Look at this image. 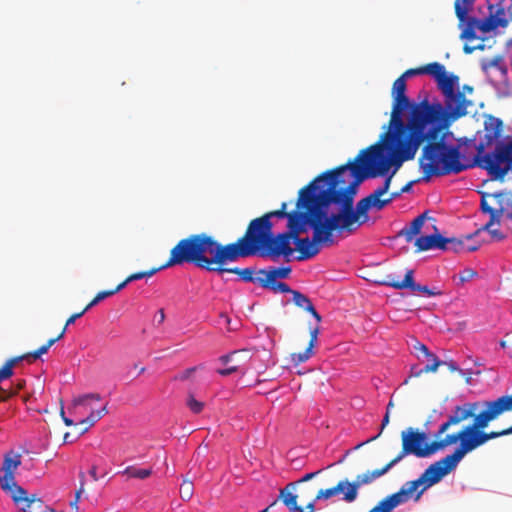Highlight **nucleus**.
Segmentation results:
<instances>
[{
	"label": "nucleus",
	"instance_id": "32",
	"mask_svg": "<svg viewBox=\"0 0 512 512\" xmlns=\"http://www.w3.org/2000/svg\"><path fill=\"white\" fill-rule=\"evenodd\" d=\"M28 360L29 362H32L29 353H26L21 356H17L14 358L9 359L2 367L3 370L6 371V374L11 377L13 375V367L22 360Z\"/></svg>",
	"mask_w": 512,
	"mask_h": 512
},
{
	"label": "nucleus",
	"instance_id": "1",
	"mask_svg": "<svg viewBox=\"0 0 512 512\" xmlns=\"http://www.w3.org/2000/svg\"><path fill=\"white\" fill-rule=\"evenodd\" d=\"M391 165L378 146H369L360 151L355 159L318 175L308 185L314 198L327 211V230L353 233L369 219L368 211L374 207L381 210L386 206L381 196L390 188L392 173L373 193L359 200L354 207V197L359 185L368 178L385 176Z\"/></svg>",
	"mask_w": 512,
	"mask_h": 512
},
{
	"label": "nucleus",
	"instance_id": "48",
	"mask_svg": "<svg viewBox=\"0 0 512 512\" xmlns=\"http://www.w3.org/2000/svg\"><path fill=\"white\" fill-rule=\"evenodd\" d=\"M475 49H480V50H483L484 49V45H478L476 47H470L468 45H464L463 47V50L466 54H470L472 53Z\"/></svg>",
	"mask_w": 512,
	"mask_h": 512
},
{
	"label": "nucleus",
	"instance_id": "11",
	"mask_svg": "<svg viewBox=\"0 0 512 512\" xmlns=\"http://www.w3.org/2000/svg\"><path fill=\"white\" fill-rule=\"evenodd\" d=\"M21 464L19 454L6 455L0 469V484L4 491L10 493L11 498L16 504L23 503L19 512H45L47 506L42 499L36 495L28 496L27 491L17 485L14 473Z\"/></svg>",
	"mask_w": 512,
	"mask_h": 512
},
{
	"label": "nucleus",
	"instance_id": "22",
	"mask_svg": "<svg viewBox=\"0 0 512 512\" xmlns=\"http://www.w3.org/2000/svg\"><path fill=\"white\" fill-rule=\"evenodd\" d=\"M292 296H293V302L297 307L302 308L305 311L309 312L317 320V322L321 321L322 318H321L320 314L316 311L311 300L306 295H304L303 293H301L299 291H295V292H293Z\"/></svg>",
	"mask_w": 512,
	"mask_h": 512
},
{
	"label": "nucleus",
	"instance_id": "14",
	"mask_svg": "<svg viewBox=\"0 0 512 512\" xmlns=\"http://www.w3.org/2000/svg\"><path fill=\"white\" fill-rule=\"evenodd\" d=\"M394 466L393 462L390 461L382 468L358 474L352 482L347 479L348 490L345 491L344 502H354L358 497L360 487L371 484L373 481L386 474Z\"/></svg>",
	"mask_w": 512,
	"mask_h": 512
},
{
	"label": "nucleus",
	"instance_id": "54",
	"mask_svg": "<svg viewBox=\"0 0 512 512\" xmlns=\"http://www.w3.org/2000/svg\"><path fill=\"white\" fill-rule=\"evenodd\" d=\"M83 486H84V483H83V482H81V486H80V488L76 491V494H75V502H78V501H79L80 496H81V493H82V492H83V490H84Z\"/></svg>",
	"mask_w": 512,
	"mask_h": 512
},
{
	"label": "nucleus",
	"instance_id": "52",
	"mask_svg": "<svg viewBox=\"0 0 512 512\" xmlns=\"http://www.w3.org/2000/svg\"><path fill=\"white\" fill-rule=\"evenodd\" d=\"M501 398L504 400V402L507 404V406L512 411V394L511 395H502Z\"/></svg>",
	"mask_w": 512,
	"mask_h": 512
},
{
	"label": "nucleus",
	"instance_id": "51",
	"mask_svg": "<svg viewBox=\"0 0 512 512\" xmlns=\"http://www.w3.org/2000/svg\"><path fill=\"white\" fill-rule=\"evenodd\" d=\"M100 301L97 300V297L95 296L88 304L87 306L83 309L85 311V313L91 309L93 306L97 305Z\"/></svg>",
	"mask_w": 512,
	"mask_h": 512
},
{
	"label": "nucleus",
	"instance_id": "35",
	"mask_svg": "<svg viewBox=\"0 0 512 512\" xmlns=\"http://www.w3.org/2000/svg\"><path fill=\"white\" fill-rule=\"evenodd\" d=\"M264 289H269L273 291L274 293L281 292V293H291L293 295V292L296 290H292L286 283L284 282H278V281H272L268 286H261Z\"/></svg>",
	"mask_w": 512,
	"mask_h": 512
},
{
	"label": "nucleus",
	"instance_id": "7",
	"mask_svg": "<svg viewBox=\"0 0 512 512\" xmlns=\"http://www.w3.org/2000/svg\"><path fill=\"white\" fill-rule=\"evenodd\" d=\"M430 76H432L438 89L444 96V104L431 103L427 98L419 102L416 107V117L442 119L446 122H455L467 114V107L471 104L463 92L456 91L459 88V77L448 73L445 66L439 62H433Z\"/></svg>",
	"mask_w": 512,
	"mask_h": 512
},
{
	"label": "nucleus",
	"instance_id": "24",
	"mask_svg": "<svg viewBox=\"0 0 512 512\" xmlns=\"http://www.w3.org/2000/svg\"><path fill=\"white\" fill-rule=\"evenodd\" d=\"M108 413L107 405H104L99 410H92L90 414L80 421V425H84V427L80 430V434H84L88 431L90 427H92L96 422H98L102 417H104Z\"/></svg>",
	"mask_w": 512,
	"mask_h": 512
},
{
	"label": "nucleus",
	"instance_id": "25",
	"mask_svg": "<svg viewBox=\"0 0 512 512\" xmlns=\"http://www.w3.org/2000/svg\"><path fill=\"white\" fill-rule=\"evenodd\" d=\"M431 363L427 364L423 368H415L413 367L411 370V376L413 377H420L422 374L429 373V372H435L439 366L443 365L445 361H441L437 358V356L433 353H431L430 357H427Z\"/></svg>",
	"mask_w": 512,
	"mask_h": 512
},
{
	"label": "nucleus",
	"instance_id": "60",
	"mask_svg": "<svg viewBox=\"0 0 512 512\" xmlns=\"http://www.w3.org/2000/svg\"><path fill=\"white\" fill-rule=\"evenodd\" d=\"M8 378H10V377L6 374V371L1 368L0 369V381L8 379Z\"/></svg>",
	"mask_w": 512,
	"mask_h": 512
},
{
	"label": "nucleus",
	"instance_id": "42",
	"mask_svg": "<svg viewBox=\"0 0 512 512\" xmlns=\"http://www.w3.org/2000/svg\"><path fill=\"white\" fill-rule=\"evenodd\" d=\"M196 370V367H191L186 370H184L181 374L175 377L177 380H186L188 379Z\"/></svg>",
	"mask_w": 512,
	"mask_h": 512
},
{
	"label": "nucleus",
	"instance_id": "18",
	"mask_svg": "<svg viewBox=\"0 0 512 512\" xmlns=\"http://www.w3.org/2000/svg\"><path fill=\"white\" fill-rule=\"evenodd\" d=\"M318 335H319V327L310 328V341L308 344V347L303 352L299 353H292L291 354V361L294 365H299L301 363L306 362L308 359H310L313 355V348L317 344L318 341Z\"/></svg>",
	"mask_w": 512,
	"mask_h": 512
},
{
	"label": "nucleus",
	"instance_id": "34",
	"mask_svg": "<svg viewBox=\"0 0 512 512\" xmlns=\"http://www.w3.org/2000/svg\"><path fill=\"white\" fill-rule=\"evenodd\" d=\"M194 493V485L190 480L184 479L180 485V497L188 501L192 498Z\"/></svg>",
	"mask_w": 512,
	"mask_h": 512
},
{
	"label": "nucleus",
	"instance_id": "15",
	"mask_svg": "<svg viewBox=\"0 0 512 512\" xmlns=\"http://www.w3.org/2000/svg\"><path fill=\"white\" fill-rule=\"evenodd\" d=\"M413 274V270H408L402 281L387 280L386 282H384V284L399 290L409 288L414 292H422L428 297L442 295V292L440 290H432L428 286L415 283Z\"/></svg>",
	"mask_w": 512,
	"mask_h": 512
},
{
	"label": "nucleus",
	"instance_id": "26",
	"mask_svg": "<svg viewBox=\"0 0 512 512\" xmlns=\"http://www.w3.org/2000/svg\"><path fill=\"white\" fill-rule=\"evenodd\" d=\"M223 273L236 274L240 276L241 280L244 282H256L257 279V275L254 276L255 271L252 268H226L225 265H223Z\"/></svg>",
	"mask_w": 512,
	"mask_h": 512
},
{
	"label": "nucleus",
	"instance_id": "29",
	"mask_svg": "<svg viewBox=\"0 0 512 512\" xmlns=\"http://www.w3.org/2000/svg\"><path fill=\"white\" fill-rule=\"evenodd\" d=\"M123 475H126L127 478H136V479H146L151 476L152 469L151 468H139L136 466H128L122 472Z\"/></svg>",
	"mask_w": 512,
	"mask_h": 512
},
{
	"label": "nucleus",
	"instance_id": "4",
	"mask_svg": "<svg viewBox=\"0 0 512 512\" xmlns=\"http://www.w3.org/2000/svg\"><path fill=\"white\" fill-rule=\"evenodd\" d=\"M288 204L283 202L280 209L270 211L250 221L241 237L243 258L258 255L263 258L287 259L294 253L291 241L305 233L300 210L288 212Z\"/></svg>",
	"mask_w": 512,
	"mask_h": 512
},
{
	"label": "nucleus",
	"instance_id": "19",
	"mask_svg": "<svg viewBox=\"0 0 512 512\" xmlns=\"http://www.w3.org/2000/svg\"><path fill=\"white\" fill-rule=\"evenodd\" d=\"M442 235L435 233L426 236H420L415 240L414 245L417 247V251H427L429 249L443 248Z\"/></svg>",
	"mask_w": 512,
	"mask_h": 512
},
{
	"label": "nucleus",
	"instance_id": "49",
	"mask_svg": "<svg viewBox=\"0 0 512 512\" xmlns=\"http://www.w3.org/2000/svg\"><path fill=\"white\" fill-rule=\"evenodd\" d=\"M401 195V192H393L391 193L390 197L389 198H386V199H381V201H385L386 202V205H388L389 203H391L394 199H396L397 197H399Z\"/></svg>",
	"mask_w": 512,
	"mask_h": 512
},
{
	"label": "nucleus",
	"instance_id": "61",
	"mask_svg": "<svg viewBox=\"0 0 512 512\" xmlns=\"http://www.w3.org/2000/svg\"><path fill=\"white\" fill-rule=\"evenodd\" d=\"M393 407H394V403L392 400H390L389 403L387 404L386 412H388L390 414V411Z\"/></svg>",
	"mask_w": 512,
	"mask_h": 512
},
{
	"label": "nucleus",
	"instance_id": "64",
	"mask_svg": "<svg viewBox=\"0 0 512 512\" xmlns=\"http://www.w3.org/2000/svg\"><path fill=\"white\" fill-rule=\"evenodd\" d=\"M269 508H270V507H267V508L263 509L261 512H270V511H269Z\"/></svg>",
	"mask_w": 512,
	"mask_h": 512
},
{
	"label": "nucleus",
	"instance_id": "57",
	"mask_svg": "<svg viewBox=\"0 0 512 512\" xmlns=\"http://www.w3.org/2000/svg\"><path fill=\"white\" fill-rule=\"evenodd\" d=\"M412 184H413V182H409V183H407L406 185H404V186L401 188V190H400L401 194H402V193H404V192H408V191H410V189H411V187H412Z\"/></svg>",
	"mask_w": 512,
	"mask_h": 512
},
{
	"label": "nucleus",
	"instance_id": "30",
	"mask_svg": "<svg viewBox=\"0 0 512 512\" xmlns=\"http://www.w3.org/2000/svg\"><path fill=\"white\" fill-rule=\"evenodd\" d=\"M164 268L165 267H163V265H162L160 267L152 268L150 270L133 273V274L129 275L123 282H121V285H123V288H125L127 286V284H129L130 282L140 280L143 278L152 277L154 274H156L158 271H160L161 269H164Z\"/></svg>",
	"mask_w": 512,
	"mask_h": 512
},
{
	"label": "nucleus",
	"instance_id": "2",
	"mask_svg": "<svg viewBox=\"0 0 512 512\" xmlns=\"http://www.w3.org/2000/svg\"><path fill=\"white\" fill-rule=\"evenodd\" d=\"M510 411L511 409L501 396L491 401L468 402L456 406L434 435L438 439L451 426L473 418L472 423L464 426L460 431L446 435L447 447L459 442L453 453L431 464L418 479L406 482L398 492L385 497L384 500L392 509L407 502L415 492H417L416 500H418L426 489L438 483L445 475L454 470L466 454L490 440L512 434V426L501 431H484L490 422Z\"/></svg>",
	"mask_w": 512,
	"mask_h": 512
},
{
	"label": "nucleus",
	"instance_id": "20",
	"mask_svg": "<svg viewBox=\"0 0 512 512\" xmlns=\"http://www.w3.org/2000/svg\"><path fill=\"white\" fill-rule=\"evenodd\" d=\"M427 212L418 215L412 220L408 227H405L399 232V235L404 236L407 242H411L416 235H418L425 223Z\"/></svg>",
	"mask_w": 512,
	"mask_h": 512
},
{
	"label": "nucleus",
	"instance_id": "37",
	"mask_svg": "<svg viewBox=\"0 0 512 512\" xmlns=\"http://www.w3.org/2000/svg\"><path fill=\"white\" fill-rule=\"evenodd\" d=\"M390 422V414L388 412L385 413L383 419H382V423H381V427H380V431L377 435L367 439L366 441L364 442H361L359 443L358 445L355 446V449H359L360 447L370 443V442H373L375 441L376 439H378L380 437V435L382 434L384 428L389 424Z\"/></svg>",
	"mask_w": 512,
	"mask_h": 512
},
{
	"label": "nucleus",
	"instance_id": "59",
	"mask_svg": "<svg viewBox=\"0 0 512 512\" xmlns=\"http://www.w3.org/2000/svg\"><path fill=\"white\" fill-rule=\"evenodd\" d=\"M158 313H159V323H163V322H164V320H165V313H164V310H163V309H160V310L158 311Z\"/></svg>",
	"mask_w": 512,
	"mask_h": 512
},
{
	"label": "nucleus",
	"instance_id": "23",
	"mask_svg": "<svg viewBox=\"0 0 512 512\" xmlns=\"http://www.w3.org/2000/svg\"><path fill=\"white\" fill-rule=\"evenodd\" d=\"M503 12H504V9L503 8H499L497 10V12H496V16H497L496 19L493 16H490V17L482 19V20L479 19L478 30L486 33V32H490L491 30H494L498 26L504 27L507 22L503 21L499 17L500 14H503Z\"/></svg>",
	"mask_w": 512,
	"mask_h": 512
},
{
	"label": "nucleus",
	"instance_id": "41",
	"mask_svg": "<svg viewBox=\"0 0 512 512\" xmlns=\"http://www.w3.org/2000/svg\"><path fill=\"white\" fill-rule=\"evenodd\" d=\"M393 509L382 499L376 506H374L368 512H391Z\"/></svg>",
	"mask_w": 512,
	"mask_h": 512
},
{
	"label": "nucleus",
	"instance_id": "47",
	"mask_svg": "<svg viewBox=\"0 0 512 512\" xmlns=\"http://www.w3.org/2000/svg\"><path fill=\"white\" fill-rule=\"evenodd\" d=\"M60 414H61V417H62V419H63V422L65 423V425H66V426H72V425H74L73 420L65 416V413H64V409H63V407L61 408Z\"/></svg>",
	"mask_w": 512,
	"mask_h": 512
},
{
	"label": "nucleus",
	"instance_id": "13",
	"mask_svg": "<svg viewBox=\"0 0 512 512\" xmlns=\"http://www.w3.org/2000/svg\"><path fill=\"white\" fill-rule=\"evenodd\" d=\"M475 0H455L454 9L459 20V27L462 28L461 39L473 40L476 38L479 19L468 16L473 8Z\"/></svg>",
	"mask_w": 512,
	"mask_h": 512
},
{
	"label": "nucleus",
	"instance_id": "56",
	"mask_svg": "<svg viewBox=\"0 0 512 512\" xmlns=\"http://www.w3.org/2000/svg\"><path fill=\"white\" fill-rule=\"evenodd\" d=\"M89 474L91 475V477L97 481L98 480V475H97V468L96 466H93L90 471H89Z\"/></svg>",
	"mask_w": 512,
	"mask_h": 512
},
{
	"label": "nucleus",
	"instance_id": "31",
	"mask_svg": "<svg viewBox=\"0 0 512 512\" xmlns=\"http://www.w3.org/2000/svg\"><path fill=\"white\" fill-rule=\"evenodd\" d=\"M101 396L98 393H88L84 395H80L73 400V406L74 407H84L88 408L90 407L91 401H100Z\"/></svg>",
	"mask_w": 512,
	"mask_h": 512
},
{
	"label": "nucleus",
	"instance_id": "43",
	"mask_svg": "<svg viewBox=\"0 0 512 512\" xmlns=\"http://www.w3.org/2000/svg\"><path fill=\"white\" fill-rule=\"evenodd\" d=\"M85 314V311L82 310L78 313L72 314L66 321L65 327H68L69 325L73 324L78 318L82 317Z\"/></svg>",
	"mask_w": 512,
	"mask_h": 512
},
{
	"label": "nucleus",
	"instance_id": "8",
	"mask_svg": "<svg viewBox=\"0 0 512 512\" xmlns=\"http://www.w3.org/2000/svg\"><path fill=\"white\" fill-rule=\"evenodd\" d=\"M296 207L300 210L302 220H308L304 224L305 232L308 227L313 231L312 240L300 236L295 238L296 250L299 252L297 260L303 261L316 256L320 251L319 245H332L334 230H327L328 222H330L328 213L322 210L314 198L313 191H310L307 185L300 189Z\"/></svg>",
	"mask_w": 512,
	"mask_h": 512
},
{
	"label": "nucleus",
	"instance_id": "40",
	"mask_svg": "<svg viewBox=\"0 0 512 512\" xmlns=\"http://www.w3.org/2000/svg\"><path fill=\"white\" fill-rule=\"evenodd\" d=\"M477 276V272L471 268H466L459 273V281L463 284Z\"/></svg>",
	"mask_w": 512,
	"mask_h": 512
},
{
	"label": "nucleus",
	"instance_id": "9",
	"mask_svg": "<svg viewBox=\"0 0 512 512\" xmlns=\"http://www.w3.org/2000/svg\"><path fill=\"white\" fill-rule=\"evenodd\" d=\"M407 84L403 77H398L391 90L393 99L390 120L387 125V130L381 134L378 142L372 146H378L379 150L392 143L411 129L413 120L416 119V107L419 102H411L406 95Z\"/></svg>",
	"mask_w": 512,
	"mask_h": 512
},
{
	"label": "nucleus",
	"instance_id": "45",
	"mask_svg": "<svg viewBox=\"0 0 512 512\" xmlns=\"http://www.w3.org/2000/svg\"><path fill=\"white\" fill-rule=\"evenodd\" d=\"M414 348L415 350L422 352L426 357L431 356V352L428 350L427 346L420 342H417Z\"/></svg>",
	"mask_w": 512,
	"mask_h": 512
},
{
	"label": "nucleus",
	"instance_id": "10",
	"mask_svg": "<svg viewBox=\"0 0 512 512\" xmlns=\"http://www.w3.org/2000/svg\"><path fill=\"white\" fill-rule=\"evenodd\" d=\"M480 210L482 213L488 214L490 219L475 232L467 234L466 238L469 240L479 237L482 232H488L495 241L505 239V235L499 229L493 228V226L501 225L503 220H512V191L502 190L495 193H482Z\"/></svg>",
	"mask_w": 512,
	"mask_h": 512
},
{
	"label": "nucleus",
	"instance_id": "21",
	"mask_svg": "<svg viewBox=\"0 0 512 512\" xmlns=\"http://www.w3.org/2000/svg\"><path fill=\"white\" fill-rule=\"evenodd\" d=\"M348 490L347 479L339 481L334 487H330L327 489H320L315 497V500H327L331 497L336 496L337 494H342V500L345 498V491Z\"/></svg>",
	"mask_w": 512,
	"mask_h": 512
},
{
	"label": "nucleus",
	"instance_id": "44",
	"mask_svg": "<svg viewBox=\"0 0 512 512\" xmlns=\"http://www.w3.org/2000/svg\"><path fill=\"white\" fill-rule=\"evenodd\" d=\"M237 370H238L237 366H231V367L225 368V369H218L217 373L220 374L221 376H228V375H231L232 373L237 372Z\"/></svg>",
	"mask_w": 512,
	"mask_h": 512
},
{
	"label": "nucleus",
	"instance_id": "38",
	"mask_svg": "<svg viewBox=\"0 0 512 512\" xmlns=\"http://www.w3.org/2000/svg\"><path fill=\"white\" fill-rule=\"evenodd\" d=\"M55 344V340H48L44 345L40 346L37 350L29 352L32 361L40 358L43 354L47 353L50 347Z\"/></svg>",
	"mask_w": 512,
	"mask_h": 512
},
{
	"label": "nucleus",
	"instance_id": "53",
	"mask_svg": "<svg viewBox=\"0 0 512 512\" xmlns=\"http://www.w3.org/2000/svg\"><path fill=\"white\" fill-rule=\"evenodd\" d=\"M66 330H67V327H63L62 331L60 333H58V336H56L55 338H51L50 340H55V343L57 341H59L60 339H62L66 333Z\"/></svg>",
	"mask_w": 512,
	"mask_h": 512
},
{
	"label": "nucleus",
	"instance_id": "6",
	"mask_svg": "<svg viewBox=\"0 0 512 512\" xmlns=\"http://www.w3.org/2000/svg\"><path fill=\"white\" fill-rule=\"evenodd\" d=\"M483 131L478 132L474 164L486 170L494 180L503 181L512 172V137L503 135L504 124L500 118L484 115Z\"/></svg>",
	"mask_w": 512,
	"mask_h": 512
},
{
	"label": "nucleus",
	"instance_id": "39",
	"mask_svg": "<svg viewBox=\"0 0 512 512\" xmlns=\"http://www.w3.org/2000/svg\"><path fill=\"white\" fill-rule=\"evenodd\" d=\"M123 289V285H121V283L119 285H117L114 289H111V290H103V291H100L96 294V297H97V300H99L100 302L110 296H113L114 294L118 293L119 291H121Z\"/></svg>",
	"mask_w": 512,
	"mask_h": 512
},
{
	"label": "nucleus",
	"instance_id": "46",
	"mask_svg": "<svg viewBox=\"0 0 512 512\" xmlns=\"http://www.w3.org/2000/svg\"><path fill=\"white\" fill-rule=\"evenodd\" d=\"M321 473V470L305 474L298 482L303 483L312 480L315 476Z\"/></svg>",
	"mask_w": 512,
	"mask_h": 512
},
{
	"label": "nucleus",
	"instance_id": "5",
	"mask_svg": "<svg viewBox=\"0 0 512 512\" xmlns=\"http://www.w3.org/2000/svg\"><path fill=\"white\" fill-rule=\"evenodd\" d=\"M239 258H243L241 237L223 245L211 235L198 233L181 239L171 249L163 267L189 263L208 272L223 274V265Z\"/></svg>",
	"mask_w": 512,
	"mask_h": 512
},
{
	"label": "nucleus",
	"instance_id": "12",
	"mask_svg": "<svg viewBox=\"0 0 512 512\" xmlns=\"http://www.w3.org/2000/svg\"><path fill=\"white\" fill-rule=\"evenodd\" d=\"M401 440L402 449L397 456L391 460L394 465L399 463L409 454L418 458H426L447 447L446 436L442 439L434 440L429 444L423 445L426 440V434L413 428H408L402 431Z\"/></svg>",
	"mask_w": 512,
	"mask_h": 512
},
{
	"label": "nucleus",
	"instance_id": "55",
	"mask_svg": "<svg viewBox=\"0 0 512 512\" xmlns=\"http://www.w3.org/2000/svg\"><path fill=\"white\" fill-rule=\"evenodd\" d=\"M83 486H84V483H83V482H81V486H80V488L76 491V494H75V502H78V501H79L80 496H81V493H82V492H83V490H84Z\"/></svg>",
	"mask_w": 512,
	"mask_h": 512
},
{
	"label": "nucleus",
	"instance_id": "33",
	"mask_svg": "<svg viewBox=\"0 0 512 512\" xmlns=\"http://www.w3.org/2000/svg\"><path fill=\"white\" fill-rule=\"evenodd\" d=\"M433 66L432 63H428L422 67L419 68H411L406 70L400 77H403L404 80H406L408 77L414 76V75H420V74H428L430 75L431 69Z\"/></svg>",
	"mask_w": 512,
	"mask_h": 512
},
{
	"label": "nucleus",
	"instance_id": "62",
	"mask_svg": "<svg viewBox=\"0 0 512 512\" xmlns=\"http://www.w3.org/2000/svg\"><path fill=\"white\" fill-rule=\"evenodd\" d=\"M463 91H467L469 93H472L473 92V87L469 86V85H464L463 86Z\"/></svg>",
	"mask_w": 512,
	"mask_h": 512
},
{
	"label": "nucleus",
	"instance_id": "27",
	"mask_svg": "<svg viewBox=\"0 0 512 512\" xmlns=\"http://www.w3.org/2000/svg\"><path fill=\"white\" fill-rule=\"evenodd\" d=\"M292 483H290L285 489H282L280 491V498L282 502L288 507L290 512H301V506L297 505V495L292 494L291 492L287 491V488L291 486Z\"/></svg>",
	"mask_w": 512,
	"mask_h": 512
},
{
	"label": "nucleus",
	"instance_id": "50",
	"mask_svg": "<svg viewBox=\"0 0 512 512\" xmlns=\"http://www.w3.org/2000/svg\"><path fill=\"white\" fill-rule=\"evenodd\" d=\"M443 365H447V367L449 368L450 371L452 372H455V371H461L460 368L456 365L455 362L453 361H450V362H446L443 364Z\"/></svg>",
	"mask_w": 512,
	"mask_h": 512
},
{
	"label": "nucleus",
	"instance_id": "28",
	"mask_svg": "<svg viewBox=\"0 0 512 512\" xmlns=\"http://www.w3.org/2000/svg\"><path fill=\"white\" fill-rule=\"evenodd\" d=\"M481 67L484 72H488L490 69L496 68L504 75L507 73V67L503 63V57L501 55H496L491 59L483 60Z\"/></svg>",
	"mask_w": 512,
	"mask_h": 512
},
{
	"label": "nucleus",
	"instance_id": "63",
	"mask_svg": "<svg viewBox=\"0 0 512 512\" xmlns=\"http://www.w3.org/2000/svg\"><path fill=\"white\" fill-rule=\"evenodd\" d=\"M508 11L512 14V0H511V5L508 8Z\"/></svg>",
	"mask_w": 512,
	"mask_h": 512
},
{
	"label": "nucleus",
	"instance_id": "36",
	"mask_svg": "<svg viewBox=\"0 0 512 512\" xmlns=\"http://www.w3.org/2000/svg\"><path fill=\"white\" fill-rule=\"evenodd\" d=\"M186 405L195 414L202 412L205 406L204 402L198 401L193 394L188 395Z\"/></svg>",
	"mask_w": 512,
	"mask_h": 512
},
{
	"label": "nucleus",
	"instance_id": "17",
	"mask_svg": "<svg viewBox=\"0 0 512 512\" xmlns=\"http://www.w3.org/2000/svg\"><path fill=\"white\" fill-rule=\"evenodd\" d=\"M476 238L477 237H474L472 238V240ZM465 240L468 241L466 236L463 239L455 237L446 238L442 236L441 241L443 242V248H441V250H450L456 253L473 252L479 249V247L481 246L480 242H478L475 246H469L468 244H466ZM469 241H471V239H469Z\"/></svg>",
	"mask_w": 512,
	"mask_h": 512
},
{
	"label": "nucleus",
	"instance_id": "16",
	"mask_svg": "<svg viewBox=\"0 0 512 512\" xmlns=\"http://www.w3.org/2000/svg\"><path fill=\"white\" fill-rule=\"evenodd\" d=\"M291 271L292 269L290 266L260 269L257 272L256 283H258L260 286H268L272 281L288 278Z\"/></svg>",
	"mask_w": 512,
	"mask_h": 512
},
{
	"label": "nucleus",
	"instance_id": "58",
	"mask_svg": "<svg viewBox=\"0 0 512 512\" xmlns=\"http://www.w3.org/2000/svg\"><path fill=\"white\" fill-rule=\"evenodd\" d=\"M232 354L223 355L220 357V361L224 364L228 363L231 359Z\"/></svg>",
	"mask_w": 512,
	"mask_h": 512
},
{
	"label": "nucleus",
	"instance_id": "3",
	"mask_svg": "<svg viewBox=\"0 0 512 512\" xmlns=\"http://www.w3.org/2000/svg\"><path fill=\"white\" fill-rule=\"evenodd\" d=\"M452 123L416 117L410 131L383 148L384 156L393 168L392 175L404 162L413 160L420 148L419 166L424 181H429L432 176L459 174L476 166L474 161H466L458 145L448 143L451 135L448 129Z\"/></svg>",
	"mask_w": 512,
	"mask_h": 512
}]
</instances>
